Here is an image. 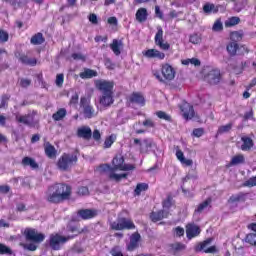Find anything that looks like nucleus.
I'll list each match as a JSON object with an SVG mask.
<instances>
[{
  "instance_id": "nucleus-25",
  "label": "nucleus",
  "mask_w": 256,
  "mask_h": 256,
  "mask_svg": "<svg viewBox=\"0 0 256 256\" xmlns=\"http://www.w3.org/2000/svg\"><path fill=\"white\" fill-rule=\"evenodd\" d=\"M18 61L22 65H29L30 67H35L37 65V58H29L27 54L19 53Z\"/></svg>"
},
{
  "instance_id": "nucleus-20",
  "label": "nucleus",
  "mask_w": 256,
  "mask_h": 256,
  "mask_svg": "<svg viewBox=\"0 0 256 256\" xmlns=\"http://www.w3.org/2000/svg\"><path fill=\"white\" fill-rule=\"evenodd\" d=\"M76 135L80 139H84L85 141H91L93 131L91 130V127H89V126H82L77 129Z\"/></svg>"
},
{
  "instance_id": "nucleus-45",
  "label": "nucleus",
  "mask_w": 256,
  "mask_h": 256,
  "mask_svg": "<svg viewBox=\"0 0 256 256\" xmlns=\"http://www.w3.org/2000/svg\"><path fill=\"white\" fill-rule=\"evenodd\" d=\"M156 116L158 119H163L164 121H168V123H171L173 121V118H171V115L166 114L164 111H157Z\"/></svg>"
},
{
  "instance_id": "nucleus-61",
  "label": "nucleus",
  "mask_w": 256,
  "mask_h": 256,
  "mask_svg": "<svg viewBox=\"0 0 256 256\" xmlns=\"http://www.w3.org/2000/svg\"><path fill=\"white\" fill-rule=\"evenodd\" d=\"M92 138L94 141H96V143H99L101 141V131H99V129L93 130Z\"/></svg>"
},
{
  "instance_id": "nucleus-10",
  "label": "nucleus",
  "mask_w": 256,
  "mask_h": 256,
  "mask_svg": "<svg viewBox=\"0 0 256 256\" xmlns=\"http://www.w3.org/2000/svg\"><path fill=\"white\" fill-rule=\"evenodd\" d=\"M226 51L230 57H236V55H245V53H249V48L245 45H240L237 42H229L226 46Z\"/></svg>"
},
{
  "instance_id": "nucleus-47",
  "label": "nucleus",
  "mask_w": 256,
  "mask_h": 256,
  "mask_svg": "<svg viewBox=\"0 0 256 256\" xmlns=\"http://www.w3.org/2000/svg\"><path fill=\"white\" fill-rule=\"evenodd\" d=\"M171 247L174 253H179V251H185V249H187V246L181 242L172 244Z\"/></svg>"
},
{
  "instance_id": "nucleus-1",
  "label": "nucleus",
  "mask_w": 256,
  "mask_h": 256,
  "mask_svg": "<svg viewBox=\"0 0 256 256\" xmlns=\"http://www.w3.org/2000/svg\"><path fill=\"white\" fill-rule=\"evenodd\" d=\"M125 158L121 155L115 156L112 160V165L109 164H101L98 169L100 172V175H106L110 181H116L119 183L121 179H127V174H117L115 171H133L135 169V166L132 164H124Z\"/></svg>"
},
{
  "instance_id": "nucleus-31",
  "label": "nucleus",
  "mask_w": 256,
  "mask_h": 256,
  "mask_svg": "<svg viewBox=\"0 0 256 256\" xmlns=\"http://www.w3.org/2000/svg\"><path fill=\"white\" fill-rule=\"evenodd\" d=\"M121 47H123V41L114 39L110 44V49L113 51L114 55L119 57L121 55Z\"/></svg>"
},
{
  "instance_id": "nucleus-29",
  "label": "nucleus",
  "mask_w": 256,
  "mask_h": 256,
  "mask_svg": "<svg viewBox=\"0 0 256 256\" xmlns=\"http://www.w3.org/2000/svg\"><path fill=\"white\" fill-rule=\"evenodd\" d=\"M247 199V194L239 192L238 194H233L228 199V203H245Z\"/></svg>"
},
{
  "instance_id": "nucleus-34",
  "label": "nucleus",
  "mask_w": 256,
  "mask_h": 256,
  "mask_svg": "<svg viewBox=\"0 0 256 256\" xmlns=\"http://www.w3.org/2000/svg\"><path fill=\"white\" fill-rule=\"evenodd\" d=\"M80 79H93V77H97V71L89 68H85L83 72L79 73Z\"/></svg>"
},
{
  "instance_id": "nucleus-57",
  "label": "nucleus",
  "mask_w": 256,
  "mask_h": 256,
  "mask_svg": "<svg viewBox=\"0 0 256 256\" xmlns=\"http://www.w3.org/2000/svg\"><path fill=\"white\" fill-rule=\"evenodd\" d=\"M173 232L176 237H183L185 235V229L181 226L174 228Z\"/></svg>"
},
{
  "instance_id": "nucleus-11",
  "label": "nucleus",
  "mask_w": 256,
  "mask_h": 256,
  "mask_svg": "<svg viewBox=\"0 0 256 256\" xmlns=\"http://www.w3.org/2000/svg\"><path fill=\"white\" fill-rule=\"evenodd\" d=\"M24 236L26 241H32V243H43L45 241V234L37 232L34 228H26Z\"/></svg>"
},
{
  "instance_id": "nucleus-58",
  "label": "nucleus",
  "mask_w": 256,
  "mask_h": 256,
  "mask_svg": "<svg viewBox=\"0 0 256 256\" xmlns=\"http://www.w3.org/2000/svg\"><path fill=\"white\" fill-rule=\"evenodd\" d=\"M192 135L194 137H203V135H205V129L204 128H195L192 132Z\"/></svg>"
},
{
  "instance_id": "nucleus-32",
  "label": "nucleus",
  "mask_w": 256,
  "mask_h": 256,
  "mask_svg": "<svg viewBox=\"0 0 256 256\" xmlns=\"http://www.w3.org/2000/svg\"><path fill=\"white\" fill-rule=\"evenodd\" d=\"M22 165L23 167H31V169H39V164L35 161V159L25 156L22 159Z\"/></svg>"
},
{
  "instance_id": "nucleus-41",
  "label": "nucleus",
  "mask_w": 256,
  "mask_h": 256,
  "mask_svg": "<svg viewBox=\"0 0 256 256\" xmlns=\"http://www.w3.org/2000/svg\"><path fill=\"white\" fill-rule=\"evenodd\" d=\"M243 163H245V156H243V154L233 156L230 161V165H241Z\"/></svg>"
},
{
  "instance_id": "nucleus-64",
  "label": "nucleus",
  "mask_w": 256,
  "mask_h": 256,
  "mask_svg": "<svg viewBox=\"0 0 256 256\" xmlns=\"http://www.w3.org/2000/svg\"><path fill=\"white\" fill-rule=\"evenodd\" d=\"M215 9V4H205L204 6H203V11H204V13H211V11L212 10H214Z\"/></svg>"
},
{
  "instance_id": "nucleus-3",
  "label": "nucleus",
  "mask_w": 256,
  "mask_h": 256,
  "mask_svg": "<svg viewBox=\"0 0 256 256\" xmlns=\"http://www.w3.org/2000/svg\"><path fill=\"white\" fill-rule=\"evenodd\" d=\"M79 158L76 153H63L58 159L56 165L59 171H71L74 165H77Z\"/></svg>"
},
{
  "instance_id": "nucleus-50",
  "label": "nucleus",
  "mask_w": 256,
  "mask_h": 256,
  "mask_svg": "<svg viewBox=\"0 0 256 256\" xmlns=\"http://www.w3.org/2000/svg\"><path fill=\"white\" fill-rule=\"evenodd\" d=\"M77 195H79L80 197H85L89 195V188L87 186L78 187Z\"/></svg>"
},
{
  "instance_id": "nucleus-42",
  "label": "nucleus",
  "mask_w": 256,
  "mask_h": 256,
  "mask_svg": "<svg viewBox=\"0 0 256 256\" xmlns=\"http://www.w3.org/2000/svg\"><path fill=\"white\" fill-rule=\"evenodd\" d=\"M11 99V95L9 94H3L1 96V101H0V109H7L9 107V101Z\"/></svg>"
},
{
  "instance_id": "nucleus-35",
  "label": "nucleus",
  "mask_w": 256,
  "mask_h": 256,
  "mask_svg": "<svg viewBox=\"0 0 256 256\" xmlns=\"http://www.w3.org/2000/svg\"><path fill=\"white\" fill-rule=\"evenodd\" d=\"M115 141H117V134H111L107 136L103 143V149H111Z\"/></svg>"
},
{
  "instance_id": "nucleus-16",
  "label": "nucleus",
  "mask_w": 256,
  "mask_h": 256,
  "mask_svg": "<svg viewBox=\"0 0 256 256\" xmlns=\"http://www.w3.org/2000/svg\"><path fill=\"white\" fill-rule=\"evenodd\" d=\"M142 55L146 57V59H157L158 61H163V59H165V54L155 48L142 51Z\"/></svg>"
},
{
  "instance_id": "nucleus-30",
  "label": "nucleus",
  "mask_w": 256,
  "mask_h": 256,
  "mask_svg": "<svg viewBox=\"0 0 256 256\" xmlns=\"http://www.w3.org/2000/svg\"><path fill=\"white\" fill-rule=\"evenodd\" d=\"M148 17L149 13L147 12V8H139L136 11V21H138V23H145Z\"/></svg>"
},
{
  "instance_id": "nucleus-40",
  "label": "nucleus",
  "mask_w": 256,
  "mask_h": 256,
  "mask_svg": "<svg viewBox=\"0 0 256 256\" xmlns=\"http://www.w3.org/2000/svg\"><path fill=\"white\" fill-rule=\"evenodd\" d=\"M245 243L250 245V247H256V234L255 233H249L244 238Z\"/></svg>"
},
{
  "instance_id": "nucleus-54",
  "label": "nucleus",
  "mask_w": 256,
  "mask_h": 256,
  "mask_svg": "<svg viewBox=\"0 0 256 256\" xmlns=\"http://www.w3.org/2000/svg\"><path fill=\"white\" fill-rule=\"evenodd\" d=\"M243 187H256V176L251 177L243 183Z\"/></svg>"
},
{
  "instance_id": "nucleus-23",
  "label": "nucleus",
  "mask_w": 256,
  "mask_h": 256,
  "mask_svg": "<svg viewBox=\"0 0 256 256\" xmlns=\"http://www.w3.org/2000/svg\"><path fill=\"white\" fill-rule=\"evenodd\" d=\"M44 152L48 159H56L57 158V149L55 146L51 144V142L44 143Z\"/></svg>"
},
{
  "instance_id": "nucleus-12",
  "label": "nucleus",
  "mask_w": 256,
  "mask_h": 256,
  "mask_svg": "<svg viewBox=\"0 0 256 256\" xmlns=\"http://www.w3.org/2000/svg\"><path fill=\"white\" fill-rule=\"evenodd\" d=\"M154 43L161 51H169L171 49V44L169 42H165L163 39V28L161 26L157 27V32L154 37Z\"/></svg>"
},
{
  "instance_id": "nucleus-13",
  "label": "nucleus",
  "mask_w": 256,
  "mask_h": 256,
  "mask_svg": "<svg viewBox=\"0 0 256 256\" xmlns=\"http://www.w3.org/2000/svg\"><path fill=\"white\" fill-rule=\"evenodd\" d=\"M96 87L98 91L102 94H114L113 89H115V82L108 80H98L96 82Z\"/></svg>"
},
{
  "instance_id": "nucleus-36",
  "label": "nucleus",
  "mask_w": 256,
  "mask_h": 256,
  "mask_svg": "<svg viewBox=\"0 0 256 256\" xmlns=\"http://www.w3.org/2000/svg\"><path fill=\"white\" fill-rule=\"evenodd\" d=\"M243 30L240 31H233L230 33V40L232 43H239L243 41Z\"/></svg>"
},
{
  "instance_id": "nucleus-48",
  "label": "nucleus",
  "mask_w": 256,
  "mask_h": 256,
  "mask_svg": "<svg viewBox=\"0 0 256 256\" xmlns=\"http://www.w3.org/2000/svg\"><path fill=\"white\" fill-rule=\"evenodd\" d=\"M143 143H144L147 151H149V149H153V148L157 147V144L151 138H145L143 140Z\"/></svg>"
},
{
  "instance_id": "nucleus-51",
  "label": "nucleus",
  "mask_w": 256,
  "mask_h": 256,
  "mask_svg": "<svg viewBox=\"0 0 256 256\" xmlns=\"http://www.w3.org/2000/svg\"><path fill=\"white\" fill-rule=\"evenodd\" d=\"M143 127H147L148 129H155V121L151 118H147L142 122Z\"/></svg>"
},
{
  "instance_id": "nucleus-4",
  "label": "nucleus",
  "mask_w": 256,
  "mask_h": 256,
  "mask_svg": "<svg viewBox=\"0 0 256 256\" xmlns=\"http://www.w3.org/2000/svg\"><path fill=\"white\" fill-rule=\"evenodd\" d=\"M71 239H75V236L73 235H68V236H63L59 233H52L49 236V239L47 240V243L52 249V251H61V247L67 243V241H71Z\"/></svg>"
},
{
  "instance_id": "nucleus-56",
  "label": "nucleus",
  "mask_w": 256,
  "mask_h": 256,
  "mask_svg": "<svg viewBox=\"0 0 256 256\" xmlns=\"http://www.w3.org/2000/svg\"><path fill=\"white\" fill-rule=\"evenodd\" d=\"M19 85L22 87V89H27V87L31 85V79L21 78L19 80Z\"/></svg>"
},
{
  "instance_id": "nucleus-44",
  "label": "nucleus",
  "mask_w": 256,
  "mask_h": 256,
  "mask_svg": "<svg viewBox=\"0 0 256 256\" xmlns=\"http://www.w3.org/2000/svg\"><path fill=\"white\" fill-rule=\"evenodd\" d=\"M0 255H13V249L3 243H0Z\"/></svg>"
},
{
  "instance_id": "nucleus-27",
  "label": "nucleus",
  "mask_w": 256,
  "mask_h": 256,
  "mask_svg": "<svg viewBox=\"0 0 256 256\" xmlns=\"http://www.w3.org/2000/svg\"><path fill=\"white\" fill-rule=\"evenodd\" d=\"M211 203H213V199L211 197L204 200L202 203L198 204L196 209L194 210V213H197L198 215H201L205 209H211Z\"/></svg>"
},
{
  "instance_id": "nucleus-55",
  "label": "nucleus",
  "mask_w": 256,
  "mask_h": 256,
  "mask_svg": "<svg viewBox=\"0 0 256 256\" xmlns=\"http://www.w3.org/2000/svg\"><path fill=\"white\" fill-rule=\"evenodd\" d=\"M7 41H9V33L3 29H0V42L7 43Z\"/></svg>"
},
{
  "instance_id": "nucleus-2",
  "label": "nucleus",
  "mask_w": 256,
  "mask_h": 256,
  "mask_svg": "<svg viewBox=\"0 0 256 256\" xmlns=\"http://www.w3.org/2000/svg\"><path fill=\"white\" fill-rule=\"evenodd\" d=\"M73 195V188L67 183H54L45 191L44 199L50 205H61L69 201Z\"/></svg>"
},
{
  "instance_id": "nucleus-28",
  "label": "nucleus",
  "mask_w": 256,
  "mask_h": 256,
  "mask_svg": "<svg viewBox=\"0 0 256 256\" xmlns=\"http://www.w3.org/2000/svg\"><path fill=\"white\" fill-rule=\"evenodd\" d=\"M66 229L69 233H76V235H81L82 233H86L88 231L87 226L84 228H79V224H72L71 222L67 224Z\"/></svg>"
},
{
  "instance_id": "nucleus-17",
  "label": "nucleus",
  "mask_w": 256,
  "mask_h": 256,
  "mask_svg": "<svg viewBox=\"0 0 256 256\" xmlns=\"http://www.w3.org/2000/svg\"><path fill=\"white\" fill-rule=\"evenodd\" d=\"M180 111L182 112V115L186 121H189L195 117V109L193 108V105L189 104L188 102H184L180 106Z\"/></svg>"
},
{
  "instance_id": "nucleus-46",
  "label": "nucleus",
  "mask_w": 256,
  "mask_h": 256,
  "mask_svg": "<svg viewBox=\"0 0 256 256\" xmlns=\"http://www.w3.org/2000/svg\"><path fill=\"white\" fill-rule=\"evenodd\" d=\"M163 209H171L173 207V196L168 195L167 198L162 202Z\"/></svg>"
},
{
  "instance_id": "nucleus-9",
  "label": "nucleus",
  "mask_w": 256,
  "mask_h": 256,
  "mask_svg": "<svg viewBox=\"0 0 256 256\" xmlns=\"http://www.w3.org/2000/svg\"><path fill=\"white\" fill-rule=\"evenodd\" d=\"M211 243H213V238H207L206 240L202 241V242H198L195 246H194V251L195 253H217V246L213 245L210 246ZM208 247V248H207Z\"/></svg>"
},
{
  "instance_id": "nucleus-6",
  "label": "nucleus",
  "mask_w": 256,
  "mask_h": 256,
  "mask_svg": "<svg viewBox=\"0 0 256 256\" xmlns=\"http://www.w3.org/2000/svg\"><path fill=\"white\" fill-rule=\"evenodd\" d=\"M97 215H99V211H97V209L82 208L77 210L76 217H72L71 221H89L91 219H95Z\"/></svg>"
},
{
  "instance_id": "nucleus-38",
  "label": "nucleus",
  "mask_w": 256,
  "mask_h": 256,
  "mask_svg": "<svg viewBox=\"0 0 256 256\" xmlns=\"http://www.w3.org/2000/svg\"><path fill=\"white\" fill-rule=\"evenodd\" d=\"M240 23H241V18L237 16H232L224 22V25L225 27H235V25H239Z\"/></svg>"
},
{
  "instance_id": "nucleus-14",
  "label": "nucleus",
  "mask_w": 256,
  "mask_h": 256,
  "mask_svg": "<svg viewBox=\"0 0 256 256\" xmlns=\"http://www.w3.org/2000/svg\"><path fill=\"white\" fill-rule=\"evenodd\" d=\"M127 102L130 103V105H139V107H145L146 100L143 92H132L127 97Z\"/></svg>"
},
{
  "instance_id": "nucleus-62",
  "label": "nucleus",
  "mask_w": 256,
  "mask_h": 256,
  "mask_svg": "<svg viewBox=\"0 0 256 256\" xmlns=\"http://www.w3.org/2000/svg\"><path fill=\"white\" fill-rule=\"evenodd\" d=\"M71 57L74 61H85L86 60V57L83 56V54H81V53H73L71 55Z\"/></svg>"
},
{
  "instance_id": "nucleus-59",
  "label": "nucleus",
  "mask_w": 256,
  "mask_h": 256,
  "mask_svg": "<svg viewBox=\"0 0 256 256\" xmlns=\"http://www.w3.org/2000/svg\"><path fill=\"white\" fill-rule=\"evenodd\" d=\"M110 255H112V256H124L123 252H121V249L119 248V246H114L110 250Z\"/></svg>"
},
{
  "instance_id": "nucleus-39",
  "label": "nucleus",
  "mask_w": 256,
  "mask_h": 256,
  "mask_svg": "<svg viewBox=\"0 0 256 256\" xmlns=\"http://www.w3.org/2000/svg\"><path fill=\"white\" fill-rule=\"evenodd\" d=\"M149 189V184L147 183H138L136 185V188L134 190V195H137L139 197V195H141V193H143V191H147Z\"/></svg>"
},
{
  "instance_id": "nucleus-24",
  "label": "nucleus",
  "mask_w": 256,
  "mask_h": 256,
  "mask_svg": "<svg viewBox=\"0 0 256 256\" xmlns=\"http://www.w3.org/2000/svg\"><path fill=\"white\" fill-rule=\"evenodd\" d=\"M241 141V151H251V149H253V147L255 146V142H253V139L249 136H242Z\"/></svg>"
},
{
  "instance_id": "nucleus-15",
  "label": "nucleus",
  "mask_w": 256,
  "mask_h": 256,
  "mask_svg": "<svg viewBox=\"0 0 256 256\" xmlns=\"http://www.w3.org/2000/svg\"><path fill=\"white\" fill-rule=\"evenodd\" d=\"M201 235V227L195 223H188L186 225V237L189 241Z\"/></svg>"
},
{
  "instance_id": "nucleus-52",
  "label": "nucleus",
  "mask_w": 256,
  "mask_h": 256,
  "mask_svg": "<svg viewBox=\"0 0 256 256\" xmlns=\"http://www.w3.org/2000/svg\"><path fill=\"white\" fill-rule=\"evenodd\" d=\"M104 65H105L106 69H108L109 71H113L115 69V63H113L111 58H105Z\"/></svg>"
},
{
  "instance_id": "nucleus-37",
  "label": "nucleus",
  "mask_w": 256,
  "mask_h": 256,
  "mask_svg": "<svg viewBox=\"0 0 256 256\" xmlns=\"http://www.w3.org/2000/svg\"><path fill=\"white\" fill-rule=\"evenodd\" d=\"M67 117V109L60 108L52 115L53 121H63V118Z\"/></svg>"
},
{
  "instance_id": "nucleus-49",
  "label": "nucleus",
  "mask_w": 256,
  "mask_h": 256,
  "mask_svg": "<svg viewBox=\"0 0 256 256\" xmlns=\"http://www.w3.org/2000/svg\"><path fill=\"white\" fill-rule=\"evenodd\" d=\"M189 42L193 45H199V43H201V35L197 33L191 34L189 37Z\"/></svg>"
},
{
  "instance_id": "nucleus-53",
  "label": "nucleus",
  "mask_w": 256,
  "mask_h": 256,
  "mask_svg": "<svg viewBox=\"0 0 256 256\" xmlns=\"http://www.w3.org/2000/svg\"><path fill=\"white\" fill-rule=\"evenodd\" d=\"M212 30L216 32L223 31V22H221V19L214 22Z\"/></svg>"
},
{
  "instance_id": "nucleus-7",
  "label": "nucleus",
  "mask_w": 256,
  "mask_h": 256,
  "mask_svg": "<svg viewBox=\"0 0 256 256\" xmlns=\"http://www.w3.org/2000/svg\"><path fill=\"white\" fill-rule=\"evenodd\" d=\"M80 107L82 109V113L85 119H93V117H97V112L95 111V107L91 105V99L87 97L80 98Z\"/></svg>"
},
{
  "instance_id": "nucleus-18",
  "label": "nucleus",
  "mask_w": 256,
  "mask_h": 256,
  "mask_svg": "<svg viewBox=\"0 0 256 256\" xmlns=\"http://www.w3.org/2000/svg\"><path fill=\"white\" fill-rule=\"evenodd\" d=\"M141 242V234L139 232H134L130 236V242L126 245L127 251H135V249H139V243Z\"/></svg>"
},
{
  "instance_id": "nucleus-19",
  "label": "nucleus",
  "mask_w": 256,
  "mask_h": 256,
  "mask_svg": "<svg viewBox=\"0 0 256 256\" xmlns=\"http://www.w3.org/2000/svg\"><path fill=\"white\" fill-rule=\"evenodd\" d=\"M35 115H37V111L33 110L31 113L22 116H17L16 121L18 123H23V125L31 127V125H33V121H35Z\"/></svg>"
},
{
  "instance_id": "nucleus-8",
  "label": "nucleus",
  "mask_w": 256,
  "mask_h": 256,
  "mask_svg": "<svg viewBox=\"0 0 256 256\" xmlns=\"http://www.w3.org/2000/svg\"><path fill=\"white\" fill-rule=\"evenodd\" d=\"M223 79V75L221 74V70L219 68H212L204 75V81L209 85H219L221 80Z\"/></svg>"
},
{
  "instance_id": "nucleus-26",
  "label": "nucleus",
  "mask_w": 256,
  "mask_h": 256,
  "mask_svg": "<svg viewBox=\"0 0 256 256\" xmlns=\"http://www.w3.org/2000/svg\"><path fill=\"white\" fill-rule=\"evenodd\" d=\"M113 95L114 94H102L99 99L100 105H102V107H111V105L115 103Z\"/></svg>"
},
{
  "instance_id": "nucleus-21",
  "label": "nucleus",
  "mask_w": 256,
  "mask_h": 256,
  "mask_svg": "<svg viewBox=\"0 0 256 256\" xmlns=\"http://www.w3.org/2000/svg\"><path fill=\"white\" fill-rule=\"evenodd\" d=\"M161 73L165 81H173L175 79V69L169 64H163Z\"/></svg>"
},
{
  "instance_id": "nucleus-60",
  "label": "nucleus",
  "mask_w": 256,
  "mask_h": 256,
  "mask_svg": "<svg viewBox=\"0 0 256 256\" xmlns=\"http://www.w3.org/2000/svg\"><path fill=\"white\" fill-rule=\"evenodd\" d=\"M64 81H65V76L63 74H57L56 81H55L57 87H63Z\"/></svg>"
},
{
  "instance_id": "nucleus-22",
  "label": "nucleus",
  "mask_w": 256,
  "mask_h": 256,
  "mask_svg": "<svg viewBox=\"0 0 256 256\" xmlns=\"http://www.w3.org/2000/svg\"><path fill=\"white\" fill-rule=\"evenodd\" d=\"M169 217V210H158L156 212H152L150 214V219L152 223H158V221H162V219H167Z\"/></svg>"
},
{
  "instance_id": "nucleus-63",
  "label": "nucleus",
  "mask_w": 256,
  "mask_h": 256,
  "mask_svg": "<svg viewBox=\"0 0 256 256\" xmlns=\"http://www.w3.org/2000/svg\"><path fill=\"white\" fill-rule=\"evenodd\" d=\"M90 23H92V25H98L99 20L97 19V14L95 13H91L88 17Z\"/></svg>"
},
{
  "instance_id": "nucleus-5",
  "label": "nucleus",
  "mask_w": 256,
  "mask_h": 256,
  "mask_svg": "<svg viewBox=\"0 0 256 256\" xmlns=\"http://www.w3.org/2000/svg\"><path fill=\"white\" fill-rule=\"evenodd\" d=\"M135 227L133 220L126 217H120L116 221L110 223L111 231H131L135 229Z\"/></svg>"
},
{
  "instance_id": "nucleus-33",
  "label": "nucleus",
  "mask_w": 256,
  "mask_h": 256,
  "mask_svg": "<svg viewBox=\"0 0 256 256\" xmlns=\"http://www.w3.org/2000/svg\"><path fill=\"white\" fill-rule=\"evenodd\" d=\"M30 43L31 45H43L45 43V36H43V33L38 32L31 37Z\"/></svg>"
},
{
  "instance_id": "nucleus-43",
  "label": "nucleus",
  "mask_w": 256,
  "mask_h": 256,
  "mask_svg": "<svg viewBox=\"0 0 256 256\" xmlns=\"http://www.w3.org/2000/svg\"><path fill=\"white\" fill-rule=\"evenodd\" d=\"M233 129V123H228L226 125H222L217 130V135H223V133H229Z\"/></svg>"
}]
</instances>
